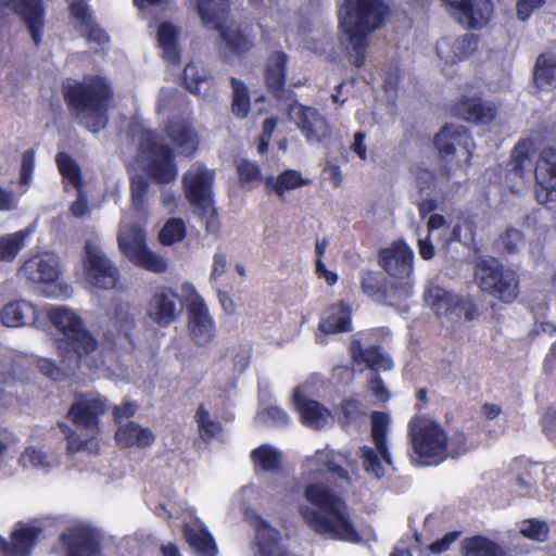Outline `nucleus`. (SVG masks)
Instances as JSON below:
<instances>
[{
	"label": "nucleus",
	"instance_id": "1",
	"mask_svg": "<svg viewBox=\"0 0 556 556\" xmlns=\"http://www.w3.org/2000/svg\"><path fill=\"white\" fill-rule=\"evenodd\" d=\"M42 312L63 336L56 350L68 370L111 367L114 353L98 344L83 318L74 309L64 305H46Z\"/></svg>",
	"mask_w": 556,
	"mask_h": 556
},
{
	"label": "nucleus",
	"instance_id": "2",
	"mask_svg": "<svg viewBox=\"0 0 556 556\" xmlns=\"http://www.w3.org/2000/svg\"><path fill=\"white\" fill-rule=\"evenodd\" d=\"M304 495L316 508L302 505L299 513L314 532L331 540L359 541L350 509L341 496L323 483H309Z\"/></svg>",
	"mask_w": 556,
	"mask_h": 556
},
{
	"label": "nucleus",
	"instance_id": "3",
	"mask_svg": "<svg viewBox=\"0 0 556 556\" xmlns=\"http://www.w3.org/2000/svg\"><path fill=\"white\" fill-rule=\"evenodd\" d=\"M409 440L415 456L412 460L419 466H432L447 457H458L468 451L464 433L447 437L440 424L427 416L410 419Z\"/></svg>",
	"mask_w": 556,
	"mask_h": 556
},
{
	"label": "nucleus",
	"instance_id": "4",
	"mask_svg": "<svg viewBox=\"0 0 556 556\" xmlns=\"http://www.w3.org/2000/svg\"><path fill=\"white\" fill-rule=\"evenodd\" d=\"M387 11L381 0H341L339 26L353 49L355 66H363L368 37L382 26Z\"/></svg>",
	"mask_w": 556,
	"mask_h": 556
},
{
	"label": "nucleus",
	"instance_id": "5",
	"mask_svg": "<svg viewBox=\"0 0 556 556\" xmlns=\"http://www.w3.org/2000/svg\"><path fill=\"white\" fill-rule=\"evenodd\" d=\"M108 408L106 402L99 394H77L68 410V418L78 430H85L87 438L83 439L76 431L63 426L67 431V455L73 459V466L83 470L77 462L80 458L90 457L99 452V416Z\"/></svg>",
	"mask_w": 556,
	"mask_h": 556
},
{
	"label": "nucleus",
	"instance_id": "6",
	"mask_svg": "<svg viewBox=\"0 0 556 556\" xmlns=\"http://www.w3.org/2000/svg\"><path fill=\"white\" fill-rule=\"evenodd\" d=\"M112 90L108 81L98 76L86 77L68 88L66 98L75 110L78 122L92 132L105 127L106 110Z\"/></svg>",
	"mask_w": 556,
	"mask_h": 556
},
{
	"label": "nucleus",
	"instance_id": "7",
	"mask_svg": "<svg viewBox=\"0 0 556 556\" xmlns=\"http://www.w3.org/2000/svg\"><path fill=\"white\" fill-rule=\"evenodd\" d=\"M60 261L52 253H42L27 258L17 269V277L40 287V292L52 299H67L73 290L70 285L59 281Z\"/></svg>",
	"mask_w": 556,
	"mask_h": 556
},
{
	"label": "nucleus",
	"instance_id": "8",
	"mask_svg": "<svg viewBox=\"0 0 556 556\" xmlns=\"http://www.w3.org/2000/svg\"><path fill=\"white\" fill-rule=\"evenodd\" d=\"M117 242L122 254L134 265L153 273L166 271V260L147 247L143 230L130 225L126 217L122 218Z\"/></svg>",
	"mask_w": 556,
	"mask_h": 556
},
{
	"label": "nucleus",
	"instance_id": "9",
	"mask_svg": "<svg viewBox=\"0 0 556 556\" xmlns=\"http://www.w3.org/2000/svg\"><path fill=\"white\" fill-rule=\"evenodd\" d=\"M479 288L490 295L511 303L519 294V278L516 271L504 268L496 260H480L475 269Z\"/></svg>",
	"mask_w": 556,
	"mask_h": 556
},
{
	"label": "nucleus",
	"instance_id": "10",
	"mask_svg": "<svg viewBox=\"0 0 556 556\" xmlns=\"http://www.w3.org/2000/svg\"><path fill=\"white\" fill-rule=\"evenodd\" d=\"M390 418L387 414L374 412L371 414V439L375 447L362 446L358 456L365 472L376 479L386 475L388 467L392 466V457L387 445V431Z\"/></svg>",
	"mask_w": 556,
	"mask_h": 556
},
{
	"label": "nucleus",
	"instance_id": "11",
	"mask_svg": "<svg viewBox=\"0 0 556 556\" xmlns=\"http://www.w3.org/2000/svg\"><path fill=\"white\" fill-rule=\"evenodd\" d=\"M139 162L142 168L157 182H170L177 177V166L172 150L160 143L153 131L141 136Z\"/></svg>",
	"mask_w": 556,
	"mask_h": 556
},
{
	"label": "nucleus",
	"instance_id": "12",
	"mask_svg": "<svg viewBox=\"0 0 556 556\" xmlns=\"http://www.w3.org/2000/svg\"><path fill=\"white\" fill-rule=\"evenodd\" d=\"M380 263L386 271L400 283L394 289L399 298H406L412 293L414 253L403 240H395L379 253Z\"/></svg>",
	"mask_w": 556,
	"mask_h": 556
},
{
	"label": "nucleus",
	"instance_id": "13",
	"mask_svg": "<svg viewBox=\"0 0 556 556\" xmlns=\"http://www.w3.org/2000/svg\"><path fill=\"white\" fill-rule=\"evenodd\" d=\"M83 267L85 281L90 287L102 290L116 287L119 279L118 268L106 257L94 240L86 241Z\"/></svg>",
	"mask_w": 556,
	"mask_h": 556
},
{
	"label": "nucleus",
	"instance_id": "14",
	"mask_svg": "<svg viewBox=\"0 0 556 556\" xmlns=\"http://www.w3.org/2000/svg\"><path fill=\"white\" fill-rule=\"evenodd\" d=\"M101 541L100 530L85 521L71 523L59 538L65 556H100Z\"/></svg>",
	"mask_w": 556,
	"mask_h": 556
},
{
	"label": "nucleus",
	"instance_id": "15",
	"mask_svg": "<svg viewBox=\"0 0 556 556\" xmlns=\"http://www.w3.org/2000/svg\"><path fill=\"white\" fill-rule=\"evenodd\" d=\"M442 159L455 166L467 164L471 157L473 141L466 127L447 125L434 138Z\"/></svg>",
	"mask_w": 556,
	"mask_h": 556
},
{
	"label": "nucleus",
	"instance_id": "16",
	"mask_svg": "<svg viewBox=\"0 0 556 556\" xmlns=\"http://www.w3.org/2000/svg\"><path fill=\"white\" fill-rule=\"evenodd\" d=\"M214 172L201 164H193L182 178L188 201L202 214L214 213L212 186Z\"/></svg>",
	"mask_w": 556,
	"mask_h": 556
},
{
	"label": "nucleus",
	"instance_id": "17",
	"mask_svg": "<svg viewBox=\"0 0 556 556\" xmlns=\"http://www.w3.org/2000/svg\"><path fill=\"white\" fill-rule=\"evenodd\" d=\"M188 328L191 338L199 345H207L215 337V324L203 299L192 287L188 288Z\"/></svg>",
	"mask_w": 556,
	"mask_h": 556
},
{
	"label": "nucleus",
	"instance_id": "18",
	"mask_svg": "<svg viewBox=\"0 0 556 556\" xmlns=\"http://www.w3.org/2000/svg\"><path fill=\"white\" fill-rule=\"evenodd\" d=\"M459 24L467 28H482L491 20L493 4L490 0H441Z\"/></svg>",
	"mask_w": 556,
	"mask_h": 556
},
{
	"label": "nucleus",
	"instance_id": "19",
	"mask_svg": "<svg viewBox=\"0 0 556 556\" xmlns=\"http://www.w3.org/2000/svg\"><path fill=\"white\" fill-rule=\"evenodd\" d=\"M289 116L308 142L319 143L331 137L332 131L329 124L313 108L294 102L289 106Z\"/></svg>",
	"mask_w": 556,
	"mask_h": 556
},
{
	"label": "nucleus",
	"instance_id": "20",
	"mask_svg": "<svg viewBox=\"0 0 556 556\" xmlns=\"http://www.w3.org/2000/svg\"><path fill=\"white\" fill-rule=\"evenodd\" d=\"M180 312L178 294L166 287L156 289L147 304V315L153 323L162 327L169 326Z\"/></svg>",
	"mask_w": 556,
	"mask_h": 556
},
{
	"label": "nucleus",
	"instance_id": "21",
	"mask_svg": "<svg viewBox=\"0 0 556 556\" xmlns=\"http://www.w3.org/2000/svg\"><path fill=\"white\" fill-rule=\"evenodd\" d=\"M344 455L330 450L328 446L317 450L314 455L306 457L303 464V476L306 480H313L318 476L329 472L343 482L349 483L346 471L339 465Z\"/></svg>",
	"mask_w": 556,
	"mask_h": 556
},
{
	"label": "nucleus",
	"instance_id": "22",
	"mask_svg": "<svg viewBox=\"0 0 556 556\" xmlns=\"http://www.w3.org/2000/svg\"><path fill=\"white\" fill-rule=\"evenodd\" d=\"M307 386L303 384L294 389L292 403L299 412L302 422L311 428L320 429L332 420L330 412L318 402L305 396Z\"/></svg>",
	"mask_w": 556,
	"mask_h": 556
},
{
	"label": "nucleus",
	"instance_id": "23",
	"mask_svg": "<svg viewBox=\"0 0 556 556\" xmlns=\"http://www.w3.org/2000/svg\"><path fill=\"white\" fill-rule=\"evenodd\" d=\"M535 179L542 191H538V200L547 203L556 200V150L542 151L535 166Z\"/></svg>",
	"mask_w": 556,
	"mask_h": 556
},
{
	"label": "nucleus",
	"instance_id": "24",
	"mask_svg": "<svg viewBox=\"0 0 556 556\" xmlns=\"http://www.w3.org/2000/svg\"><path fill=\"white\" fill-rule=\"evenodd\" d=\"M42 309L27 300H15L5 304L1 311V321L7 327L18 328L40 324Z\"/></svg>",
	"mask_w": 556,
	"mask_h": 556
},
{
	"label": "nucleus",
	"instance_id": "25",
	"mask_svg": "<svg viewBox=\"0 0 556 556\" xmlns=\"http://www.w3.org/2000/svg\"><path fill=\"white\" fill-rule=\"evenodd\" d=\"M351 316V306L342 301L328 307L319 321L321 333L316 336V342L324 344L325 334L350 331L352 329Z\"/></svg>",
	"mask_w": 556,
	"mask_h": 556
},
{
	"label": "nucleus",
	"instance_id": "26",
	"mask_svg": "<svg viewBox=\"0 0 556 556\" xmlns=\"http://www.w3.org/2000/svg\"><path fill=\"white\" fill-rule=\"evenodd\" d=\"M0 2L4 5L11 7L21 15L35 45L38 46L41 40L45 25L41 0H0Z\"/></svg>",
	"mask_w": 556,
	"mask_h": 556
},
{
	"label": "nucleus",
	"instance_id": "27",
	"mask_svg": "<svg viewBox=\"0 0 556 556\" xmlns=\"http://www.w3.org/2000/svg\"><path fill=\"white\" fill-rule=\"evenodd\" d=\"M478 47L473 35L458 38H443L437 43L438 56L446 64H456L469 58Z\"/></svg>",
	"mask_w": 556,
	"mask_h": 556
},
{
	"label": "nucleus",
	"instance_id": "28",
	"mask_svg": "<svg viewBox=\"0 0 556 556\" xmlns=\"http://www.w3.org/2000/svg\"><path fill=\"white\" fill-rule=\"evenodd\" d=\"M224 43V49H227L232 54H243L253 47L254 35L248 25H241L236 22L227 25H219L216 27Z\"/></svg>",
	"mask_w": 556,
	"mask_h": 556
},
{
	"label": "nucleus",
	"instance_id": "29",
	"mask_svg": "<svg viewBox=\"0 0 556 556\" xmlns=\"http://www.w3.org/2000/svg\"><path fill=\"white\" fill-rule=\"evenodd\" d=\"M456 113L467 122L489 124L496 115V106L478 97H464L456 104Z\"/></svg>",
	"mask_w": 556,
	"mask_h": 556
},
{
	"label": "nucleus",
	"instance_id": "30",
	"mask_svg": "<svg viewBox=\"0 0 556 556\" xmlns=\"http://www.w3.org/2000/svg\"><path fill=\"white\" fill-rule=\"evenodd\" d=\"M184 534L197 556H216L217 547L205 526L194 518L184 525Z\"/></svg>",
	"mask_w": 556,
	"mask_h": 556
},
{
	"label": "nucleus",
	"instance_id": "31",
	"mask_svg": "<svg viewBox=\"0 0 556 556\" xmlns=\"http://www.w3.org/2000/svg\"><path fill=\"white\" fill-rule=\"evenodd\" d=\"M115 439L121 447L146 448L153 444L155 437L150 428L130 421L118 427Z\"/></svg>",
	"mask_w": 556,
	"mask_h": 556
},
{
	"label": "nucleus",
	"instance_id": "32",
	"mask_svg": "<svg viewBox=\"0 0 556 556\" xmlns=\"http://www.w3.org/2000/svg\"><path fill=\"white\" fill-rule=\"evenodd\" d=\"M351 353L357 364L363 363L366 367L375 371H386L393 367L391 357L378 346L363 349L361 341L353 340L351 343Z\"/></svg>",
	"mask_w": 556,
	"mask_h": 556
},
{
	"label": "nucleus",
	"instance_id": "33",
	"mask_svg": "<svg viewBox=\"0 0 556 556\" xmlns=\"http://www.w3.org/2000/svg\"><path fill=\"white\" fill-rule=\"evenodd\" d=\"M425 300L439 316H445L451 319H454V316H458L459 296L441 287L428 288Z\"/></svg>",
	"mask_w": 556,
	"mask_h": 556
},
{
	"label": "nucleus",
	"instance_id": "34",
	"mask_svg": "<svg viewBox=\"0 0 556 556\" xmlns=\"http://www.w3.org/2000/svg\"><path fill=\"white\" fill-rule=\"evenodd\" d=\"M280 535L277 530L270 527L266 521L260 520L256 525V543L258 546V556H289L282 548Z\"/></svg>",
	"mask_w": 556,
	"mask_h": 556
},
{
	"label": "nucleus",
	"instance_id": "35",
	"mask_svg": "<svg viewBox=\"0 0 556 556\" xmlns=\"http://www.w3.org/2000/svg\"><path fill=\"white\" fill-rule=\"evenodd\" d=\"M168 137L180 153L191 155L198 148V137L187 122L181 119L172 121L166 127Z\"/></svg>",
	"mask_w": 556,
	"mask_h": 556
},
{
	"label": "nucleus",
	"instance_id": "36",
	"mask_svg": "<svg viewBox=\"0 0 556 556\" xmlns=\"http://www.w3.org/2000/svg\"><path fill=\"white\" fill-rule=\"evenodd\" d=\"M39 529L18 523L11 533L12 546L8 547L3 552V556H12V553L18 556H27L30 548L36 544L38 539Z\"/></svg>",
	"mask_w": 556,
	"mask_h": 556
},
{
	"label": "nucleus",
	"instance_id": "37",
	"mask_svg": "<svg viewBox=\"0 0 556 556\" xmlns=\"http://www.w3.org/2000/svg\"><path fill=\"white\" fill-rule=\"evenodd\" d=\"M533 79L540 90L556 88V52H547L538 58Z\"/></svg>",
	"mask_w": 556,
	"mask_h": 556
},
{
	"label": "nucleus",
	"instance_id": "38",
	"mask_svg": "<svg viewBox=\"0 0 556 556\" xmlns=\"http://www.w3.org/2000/svg\"><path fill=\"white\" fill-rule=\"evenodd\" d=\"M265 184L268 190L274 191L280 199L286 192L309 184L308 179L302 177L301 173L294 169H286L277 177H267Z\"/></svg>",
	"mask_w": 556,
	"mask_h": 556
},
{
	"label": "nucleus",
	"instance_id": "39",
	"mask_svg": "<svg viewBox=\"0 0 556 556\" xmlns=\"http://www.w3.org/2000/svg\"><path fill=\"white\" fill-rule=\"evenodd\" d=\"M462 554L463 556H504L505 552L489 538L476 535L462 542Z\"/></svg>",
	"mask_w": 556,
	"mask_h": 556
},
{
	"label": "nucleus",
	"instance_id": "40",
	"mask_svg": "<svg viewBox=\"0 0 556 556\" xmlns=\"http://www.w3.org/2000/svg\"><path fill=\"white\" fill-rule=\"evenodd\" d=\"M287 61V54L280 51L274 52L268 58L265 77L268 88L274 92L281 91L285 86Z\"/></svg>",
	"mask_w": 556,
	"mask_h": 556
},
{
	"label": "nucleus",
	"instance_id": "41",
	"mask_svg": "<svg viewBox=\"0 0 556 556\" xmlns=\"http://www.w3.org/2000/svg\"><path fill=\"white\" fill-rule=\"evenodd\" d=\"M229 9L228 0H198V12L206 27L216 28Z\"/></svg>",
	"mask_w": 556,
	"mask_h": 556
},
{
	"label": "nucleus",
	"instance_id": "42",
	"mask_svg": "<svg viewBox=\"0 0 556 556\" xmlns=\"http://www.w3.org/2000/svg\"><path fill=\"white\" fill-rule=\"evenodd\" d=\"M535 153V144L531 139H525L518 142V144L513 150V173L515 176H518L521 180H523V176L527 172L531 169L532 166V157Z\"/></svg>",
	"mask_w": 556,
	"mask_h": 556
},
{
	"label": "nucleus",
	"instance_id": "43",
	"mask_svg": "<svg viewBox=\"0 0 556 556\" xmlns=\"http://www.w3.org/2000/svg\"><path fill=\"white\" fill-rule=\"evenodd\" d=\"M177 28L169 23H162L157 30L159 46L163 51V56L172 64H176L179 59V51L177 49Z\"/></svg>",
	"mask_w": 556,
	"mask_h": 556
},
{
	"label": "nucleus",
	"instance_id": "44",
	"mask_svg": "<svg viewBox=\"0 0 556 556\" xmlns=\"http://www.w3.org/2000/svg\"><path fill=\"white\" fill-rule=\"evenodd\" d=\"M18 463L26 469H37L43 472H48L58 466V463L50 459L43 451L34 446L24 450L20 455Z\"/></svg>",
	"mask_w": 556,
	"mask_h": 556
},
{
	"label": "nucleus",
	"instance_id": "45",
	"mask_svg": "<svg viewBox=\"0 0 556 556\" xmlns=\"http://www.w3.org/2000/svg\"><path fill=\"white\" fill-rule=\"evenodd\" d=\"M256 470L275 471L280 467V453L271 445H262L251 453Z\"/></svg>",
	"mask_w": 556,
	"mask_h": 556
},
{
	"label": "nucleus",
	"instance_id": "46",
	"mask_svg": "<svg viewBox=\"0 0 556 556\" xmlns=\"http://www.w3.org/2000/svg\"><path fill=\"white\" fill-rule=\"evenodd\" d=\"M30 235L29 230H20L0 237V261L11 262L25 244V239Z\"/></svg>",
	"mask_w": 556,
	"mask_h": 556
},
{
	"label": "nucleus",
	"instance_id": "47",
	"mask_svg": "<svg viewBox=\"0 0 556 556\" xmlns=\"http://www.w3.org/2000/svg\"><path fill=\"white\" fill-rule=\"evenodd\" d=\"M55 162L65 184L80 190L83 187V179L80 168L77 163L64 152L56 154Z\"/></svg>",
	"mask_w": 556,
	"mask_h": 556
},
{
	"label": "nucleus",
	"instance_id": "48",
	"mask_svg": "<svg viewBox=\"0 0 556 556\" xmlns=\"http://www.w3.org/2000/svg\"><path fill=\"white\" fill-rule=\"evenodd\" d=\"M232 101L231 112L239 118H244L251 109L250 94L247 86L241 80L231 78Z\"/></svg>",
	"mask_w": 556,
	"mask_h": 556
},
{
	"label": "nucleus",
	"instance_id": "49",
	"mask_svg": "<svg viewBox=\"0 0 556 556\" xmlns=\"http://www.w3.org/2000/svg\"><path fill=\"white\" fill-rule=\"evenodd\" d=\"M199 434L203 440H210L220 432V425L217 420L211 417L208 410L204 405H200L194 416Z\"/></svg>",
	"mask_w": 556,
	"mask_h": 556
},
{
	"label": "nucleus",
	"instance_id": "50",
	"mask_svg": "<svg viewBox=\"0 0 556 556\" xmlns=\"http://www.w3.org/2000/svg\"><path fill=\"white\" fill-rule=\"evenodd\" d=\"M187 233L185 222L180 218H169L160 231L159 238L162 244L173 245L180 242Z\"/></svg>",
	"mask_w": 556,
	"mask_h": 556
},
{
	"label": "nucleus",
	"instance_id": "51",
	"mask_svg": "<svg viewBox=\"0 0 556 556\" xmlns=\"http://www.w3.org/2000/svg\"><path fill=\"white\" fill-rule=\"evenodd\" d=\"M149 189L148 180L140 176L134 175L130 178L131 205L135 211L142 212L147 204V193Z\"/></svg>",
	"mask_w": 556,
	"mask_h": 556
},
{
	"label": "nucleus",
	"instance_id": "52",
	"mask_svg": "<svg viewBox=\"0 0 556 556\" xmlns=\"http://www.w3.org/2000/svg\"><path fill=\"white\" fill-rule=\"evenodd\" d=\"M519 531L523 536L539 542L545 541L548 535L547 525L538 519L522 521L519 526Z\"/></svg>",
	"mask_w": 556,
	"mask_h": 556
},
{
	"label": "nucleus",
	"instance_id": "53",
	"mask_svg": "<svg viewBox=\"0 0 556 556\" xmlns=\"http://www.w3.org/2000/svg\"><path fill=\"white\" fill-rule=\"evenodd\" d=\"M236 168L239 179L243 185H250L261 179V169L258 165L245 159H238L236 161Z\"/></svg>",
	"mask_w": 556,
	"mask_h": 556
},
{
	"label": "nucleus",
	"instance_id": "54",
	"mask_svg": "<svg viewBox=\"0 0 556 556\" xmlns=\"http://www.w3.org/2000/svg\"><path fill=\"white\" fill-rule=\"evenodd\" d=\"M206 73L203 70H199L194 64H188L184 71V81L186 88L192 93H199L201 85L205 83Z\"/></svg>",
	"mask_w": 556,
	"mask_h": 556
},
{
	"label": "nucleus",
	"instance_id": "55",
	"mask_svg": "<svg viewBox=\"0 0 556 556\" xmlns=\"http://www.w3.org/2000/svg\"><path fill=\"white\" fill-rule=\"evenodd\" d=\"M270 421L274 425H286L289 421L287 413L278 406L271 405L264 410H261L255 416L256 424H266Z\"/></svg>",
	"mask_w": 556,
	"mask_h": 556
},
{
	"label": "nucleus",
	"instance_id": "56",
	"mask_svg": "<svg viewBox=\"0 0 556 556\" xmlns=\"http://www.w3.org/2000/svg\"><path fill=\"white\" fill-rule=\"evenodd\" d=\"M62 368H59L55 366L51 361L47 358H41L38 361V368L39 370L45 374L47 377L51 378L52 380H61L66 376L67 374H73L77 368H74L73 370H68L65 365L61 362ZM81 371H91L92 369H86V368H78Z\"/></svg>",
	"mask_w": 556,
	"mask_h": 556
},
{
	"label": "nucleus",
	"instance_id": "57",
	"mask_svg": "<svg viewBox=\"0 0 556 556\" xmlns=\"http://www.w3.org/2000/svg\"><path fill=\"white\" fill-rule=\"evenodd\" d=\"M70 10L72 16L76 20L78 29L90 26L92 17L89 13L88 5L84 0H70Z\"/></svg>",
	"mask_w": 556,
	"mask_h": 556
},
{
	"label": "nucleus",
	"instance_id": "58",
	"mask_svg": "<svg viewBox=\"0 0 556 556\" xmlns=\"http://www.w3.org/2000/svg\"><path fill=\"white\" fill-rule=\"evenodd\" d=\"M497 245L506 253H515L523 245L522 235L517 229H508L500 238Z\"/></svg>",
	"mask_w": 556,
	"mask_h": 556
},
{
	"label": "nucleus",
	"instance_id": "59",
	"mask_svg": "<svg viewBox=\"0 0 556 556\" xmlns=\"http://www.w3.org/2000/svg\"><path fill=\"white\" fill-rule=\"evenodd\" d=\"M35 169V151L33 149L26 150L22 155L21 177L20 184L28 187L31 182Z\"/></svg>",
	"mask_w": 556,
	"mask_h": 556
},
{
	"label": "nucleus",
	"instance_id": "60",
	"mask_svg": "<svg viewBox=\"0 0 556 556\" xmlns=\"http://www.w3.org/2000/svg\"><path fill=\"white\" fill-rule=\"evenodd\" d=\"M361 288L367 296H378L381 291V282L379 277L371 271L363 273L361 278Z\"/></svg>",
	"mask_w": 556,
	"mask_h": 556
},
{
	"label": "nucleus",
	"instance_id": "61",
	"mask_svg": "<svg viewBox=\"0 0 556 556\" xmlns=\"http://www.w3.org/2000/svg\"><path fill=\"white\" fill-rule=\"evenodd\" d=\"M366 137L367 136L364 131H356L350 146L351 152H353L361 161H366L368 157Z\"/></svg>",
	"mask_w": 556,
	"mask_h": 556
},
{
	"label": "nucleus",
	"instance_id": "62",
	"mask_svg": "<svg viewBox=\"0 0 556 556\" xmlns=\"http://www.w3.org/2000/svg\"><path fill=\"white\" fill-rule=\"evenodd\" d=\"M227 256L222 252L215 253L213 256L212 271L210 276L211 281H217L222 276H224L227 271Z\"/></svg>",
	"mask_w": 556,
	"mask_h": 556
},
{
	"label": "nucleus",
	"instance_id": "63",
	"mask_svg": "<svg viewBox=\"0 0 556 556\" xmlns=\"http://www.w3.org/2000/svg\"><path fill=\"white\" fill-rule=\"evenodd\" d=\"M459 532L453 531L446 533L442 539L432 542L429 545V551L433 554H441L447 551L451 545L457 540Z\"/></svg>",
	"mask_w": 556,
	"mask_h": 556
},
{
	"label": "nucleus",
	"instance_id": "64",
	"mask_svg": "<svg viewBox=\"0 0 556 556\" xmlns=\"http://www.w3.org/2000/svg\"><path fill=\"white\" fill-rule=\"evenodd\" d=\"M542 427L545 434L556 441V412L548 409L545 412L542 419Z\"/></svg>",
	"mask_w": 556,
	"mask_h": 556
}]
</instances>
